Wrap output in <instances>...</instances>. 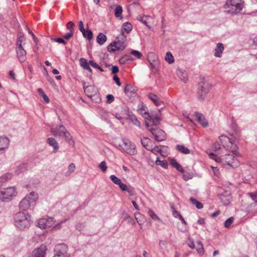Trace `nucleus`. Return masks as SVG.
<instances>
[{
  "instance_id": "nucleus-51",
  "label": "nucleus",
  "mask_w": 257,
  "mask_h": 257,
  "mask_svg": "<svg viewBox=\"0 0 257 257\" xmlns=\"http://www.w3.org/2000/svg\"><path fill=\"white\" fill-rule=\"evenodd\" d=\"M131 54L139 59L141 58V57H142V53L140 52L137 50H132L131 52Z\"/></svg>"
},
{
  "instance_id": "nucleus-63",
  "label": "nucleus",
  "mask_w": 257,
  "mask_h": 257,
  "mask_svg": "<svg viewBox=\"0 0 257 257\" xmlns=\"http://www.w3.org/2000/svg\"><path fill=\"white\" fill-rule=\"evenodd\" d=\"M159 246L161 249L166 247L167 242L165 240H160L159 243Z\"/></svg>"
},
{
  "instance_id": "nucleus-31",
  "label": "nucleus",
  "mask_w": 257,
  "mask_h": 257,
  "mask_svg": "<svg viewBox=\"0 0 257 257\" xmlns=\"http://www.w3.org/2000/svg\"><path fill=\"white\" fill-rule=\"evenodd\" d=\"M107 40L106 36L103 33H99L97 36V42L100 45H102Z\"/></svg>"
},
{
  "instance_id": "nucleus-52",
  "label": "nucleus",
  "mask_w": 257,
  "mask_h": 257,
  "mask_svg": "<svg viewBox=\"0 0 257 257\" xmlns=\"http://www.w3.org/2000/svg\"><path fill=\"white\" fill-rule=\"evenodd\" d=\"M122 217L123 218V220H127L128 222H131V220H132L133 222H132V224H135V221H133V219L130 217L128 214L126 213H123L122 214Z\"/></svg>"
},
{
  "instance_id": "nucleus-27",
  "label": "nucleus",
  "mask_w": 257,
  "mask_h": 257,
  "mask_svg": "<svg viewBox=\"0 0 257 257\" xmlns=\"http://www.w3.org/2000/svg\"><path fill=\"white\" fill-rule=\"evenodd\" d=\"M223 50V45L220 43H217L216 48L215 49L214 56L216 57H221Z\"/></svg>"
},
{
  "instance_id": "nucleus-61",
  "label": "nucleus",
  "mask_w": 257,
  "mask_h": 257,
  "mask_svg": "<svg viewBox=\"0 0 257 257\" xmlns=\"http://www.w3.org/2000/svg\"><path fill=\"white\" fill-rule=\"evenodd\" d=\"M53 40L56 42L63 44L64 45H65L66 44V41H64V39L61 38H55L53 39Z\"/></svg>"
},
{
  "instance_id": "nucleus-24",
  "label": "nucleus",
  "mask_w": 257,
  "mask_h": 257,
  "mask_svg": "<svg viewBox=\"0 0 257 257\" xmlns=\"http://www.w3.org/2000/svg\"><path fill=\"white\" fill-rule=\"evenodd\" d=\"M195 117L200 123L203 126H206L208 125V122L205 118L203 114L199 112H195Z\"/></svg>"
},
{
  "instance_id": "nucleus-38",
  "label": "nucleus",
  "mask_w": 257,
  "mask_h": 257,
  "mask_svg": "<svg viewBox=\"0 0 257 257\" xmlns=\"http://www.w3.org/2000/svg\"><path fill=\"white\" fill-rule=\"evenodd\" d=\"M148 214L149 216L154 220H157L158 221H160V218L158 216V215L153 211L152 209H149L148 210Z\"/></svg>"
},
{
  "instance_id": "nucleus-64",
  "label": "nucleus",
  "mask_w": 257,
  "mask_h": 257,
  "mask_svg": "<svg viewBox=\"0 0 257 257\" xmlns=\"http://www.w3.org/2000/svg\"><path fill=\"white\" fill-rule=\"evenodd\" d=\"M79 28L80 32L83 33L85 31L84 28V25L82 21H80L79 22Z\"/></svg>"
},
{
  "instance_id": "nucleus-32",
  "label": "nucleus",
  "mask_w": 257,
  "mask_h": 257,
  "mask_svg": "<svg viewBox=\"0 0 257 257\" xmlns=\"http://www.w3.org/2000/svg\"><path fill=\"white\" fill-rule=\"evenodd\" d=\"M176 149L180 152L184 154H189L190 151L183 145H178L176 146Z\"/></svg>"
},
{
  "instance_id": "nucleus-7",
  "label": "nucleus",
  "mask_w": 257,
  "mask_h": 257,
  "mask_svg": "<svg viewBox=\"0 0 257 257\" xmlns=\"http://www.w3.org/2000/svg\"><path fill=\"white\" fill-rule=\"evenodd\" d=\"M123 147L120 144H115L116 147H121L123 150L130 155H135L137 154V151L135 145L127 139L122 140Z\"/></svg>"
},
{
  "instance_id": "nucleus-50",
  "label": "nucleus",
  "mask_w": 257,
  "mask_h": 257,
  "mask_svg": "<svg viewBox=\"0 0 257 257\" xmlns=\"http://www.w3.org/2000/svg\"><path fill=\"white\" fill-rule=\"evenodd\" d=\"M234 220V217H230L229 218H228L227 220H226L224 222V226L226 228H228L230 227L231 224L232 223L233 221Z\"/></svg>"
},
{
  "instance_id": "nucleus-20",
  "label": "nucleus",
  "mask_w": 257,
  "mask_h": 257,
  "mask_svg": "<svg viewBox=\"0 0 257 257\" xmlns=\"http://www.w3.org/2000/svg\"><path fill=\"white\" fill-rule=\"evenodd\" d=\"M141 143L143 147L148 151L152 149V147H154L155 144L153 141L148 138H144L142 139Z\"/></svg>"
},
{
  "instance_id": "nucleus-28",
  "label": "nucleus",
  "mask_w": 257,
  "mask_h": 257,
  "mask_svg": "<svg viewBox=\"0 0 257 257\" xmlns=\"http://www.w3.org/2000/svg\"><path fill=\"white\" fill-rule=\"evenodd\" d=\"M177 74L180 79L184 82L188 80V75L186 71H182L181 69L177 70Z\"/></svg>"
},
{
  "instance_id": "nucleus-57",
  "label": "nucleus",
  "mask_w": 257,
  "mask_h": 257,
  "mask_svg": "<svg viewBox=\"0 0 257 257\" xmlns=\"http://www.w3.org/2000/svg\"><path fill=\"white\" fill-rule=\"evenodd\" d=\"M220 149V145L218 142H215L212 146V150L216 152Z\"/></svg>"
},
{
  "instance_id": "nucleus-36",
  "label": "nucleus",
  "mask_w": 257,
  "mask_h": 257,
  "mask_svg": "<svg viewBox=\"0 0 257 257\" xmlns=\"http://www.w3.org/2000/svg\"><path fill=\"white\" fill-rule=\"evenodd\" d=\"M82 34L83 37L87 38L88 40H91L93 38L92 32L90 29H87Z\"/></svg>"
},
{
  "instance_id": "nucleus-29",
  "label": "nucleus",
  "mask_w": 257,
  "mask_h": 257,
  "mask_svg": "<svg viewBox=\"0 0 257 257\" xmlns=\"http://www.w3.org/2000/svg\"><path fill=\"white\" fill-rule=\"evenodd\" d=\"M27 168V165L25 163H21L19 164L16 169V173L17 175H19L22 173L26 171Z\"/></svg>"
},
{
  "instance_id": "nucleus-45",
  "label": "nucleus",
  "mask_w": 257,
  "mask_h": 257,
  "mask_svg": "<svg viewBox=\"0 0 257 257\" xmlns=\"http://www.w3.org/2000/svg\"><path fill=\"white\" fill-rule=\"evenodd\" d=\"M132 60L133 59H131L128 55H125L119 59V62L120 64H124L126 62L130 61V60Z\"/></svg>"
},
{
  "instance_id": "nucleus-54",
  "label": "nucleus",
  "mask_w": 257,
  "mask_h": 257,
  "mask_svg": "<svg viewBox=\"0 0 257 257\" xmlns=\"http://www.w3.org/2000/svg\"><path fill=\"white\" fill-rule=\"evenodd\" d=\"M75 169V165L74 163H71L68 168V171L67 173H68L69 175L71 174L72 172H73Z\"/></svg>"
},
{
  "instance_id": "nucleus-22",
  "label": "nucleus",
  "mask_w": 257,
  "mask_h": 257,
  "mask_svg": "<svg viewBox=\"0 0 257 257\" xmlns=\"http://www.w3.org/2000/svg\"><path fill=\"white\" fill-rule=\"evenodd\" d=\"M67 250V246L64 243H60L57 244L54 248L55 253H66Z\"/></svg>"
},
{
  "instance_id": "nucleus-18",
  "label": "nucleus",
  "mask_w": 257,
  "mask_h": 257,
  "mask_svg": "<svg viewBox=\"0 0 257 257\" xmlns=\"http://www.w3.org/2000/svg\"><path fill=\"white\" fill-rule=\"evenodd\" d=\"M59 128H62L61 133L64 135L66 141L70 144L74 145V141L73 140L70 134L67 131L63 125H60Z\"/></svg>"
},
{
  "instance_id": "nucleus-33",
  "label": "nucleus",
  "mask_w": 257,
  "mask_h": 257,
  "mask_svg": "<svg viewBox=\"0 0 257 257\" xmlns=\"http://www.w3.org/2000/svg\"><path fill=\"white\" fill-rule=\"evenodd\" d=\"M122 8L120 6H117L115 9L114 11V15L116 18H118L120 19L122 18Z\"/></svg>"
},
{
  "instance_id": "nucleus-40",
  "label": "nucleus",
  "mask_w": 257,
  "mask_h": 257,
  "mask_svg": "<svg viewBox=\"0 0 257 257\" xmlns=\"http://www.w3.org/2000/svg\"><path fill=\"white\" fill-rule=\"evenodd\" d=\"M209 156L210 159H212L215 160L217 162L220 163V162H223V159L222 158V156L218 157L216 155H215L212 153H209Z\"/></svg>"
},
{
  "instance_id": "nucleus-26",
  "label": "nucleus",
  "mask_w": 257,
  "mask_h": 257,
  "mask_svg": "<svg viewBox=\"0 0 257 257\" xmlns=\"http://www.w3.org/2000/svg\"><path fill=\"white\" fill-rule=\"evenodd\" d=\"M132 25L128 22L124 23L121 26V32L124 34H128L132 30Z\"/></svg>"
},
{
  "instance_id": "nucleus-53",
  "label": "nucleus",
  "mask_w": 257,
  "mask_h": 257,
  "mask_svg": "<svg viewBox=\"0 0 257 257\" xmlns=\"http://www.w3.org/2000/svg\"><path fill=\"white\" fill-rule=\"evenodd\" d=\"M74 24L73 22L70 21L66 24V28L69 31V32H73Z\"/></svg>"
},
{
  "instance_id": "nucleus-47",
  "label": "nucleus",
  "mask_w": 257,
  "mask_h": 257,
  "mask_svg": "<svg viewBox=\"0 0 257 257\" xmlns=\"http://www.w3.org/2000/svg\"><path fill=\"white\" fill-rule=\"evenodd\" d=\"M98 168L101 170L102 172H105L107 169L106 162L103 161H102L99 165Z\"/></svg>"
},
{
  "instance_id": "nucleus-48",
  "label": "nucleus",
  "mask_w": 257,
  "mask_h": 257,
  "mask_svg": "<svg viewBox=\"0 0 257 257\" xmlns=\"http://www.w3.org/2000/svg\"><path fill=\"white\" fill-rule=\"evenodd\" d=\"M154 154L157 155L158 153L161 154L162 150L159 148V146H156L154 144V147H152V149L150 150Z\"/></svg>"
},
{
  "instance_id": "nucleus-11",
  "label": "nucleus",
  "mask_w": 257,
  "mask_h": 257,
  "mask_svg": "<svg viewBox=\"0 0 257 257\" xmlns=\"http://www.w3.org/2000/svg\"><path fill=\"white\" fill-rule=\"evenodd\" d=\"M148 130L152 133L156 141L162 142L166 139V134L162 130L156 127H151Z\"/></svg>"
},
{
  "instance_id": "nucleus-37",
  "label": "nucleus",
  "mask_w": 257,
  "mask_h": 257,
  "mask_svg": "<svg viewBox=\"0 0 257 257\" xmlns=\"http://www.w3.org/2000/svg\"><path fill=\"white\" fill-rule=\"evenodd\" d=\"M165 59L169 64H172L174 61V57L170 52L166 53Z\"/></svg>"
},
{
  "instance_id": "nucleus-62",
  "label": "nucleus",
  "mask_w": 257,
  "mask_h": 257,
  "mask_svg": "<svg viewBox=\"0 0 257 257\" xmlns=\"http://www.w3.org/2000/svg\"><path fill=\"white\" fill-rule=\"evenodd\" d=\"M25 40V38L24 36L19 37L18 38V40H17V41L16 46H18L19 44L23 45L22 44V42L23 41H24Z\"/></svg>"
},
{
  "instance_id": "nucleus-43",
  "label": "nucleus",
  "mask_w": 257,
  "mask_h": 257,
  "mask_svg": "<svg viewBox=\"0 0 257 257\" xmlns=\"http://www.w3.org/2000/svg\"><path fill=\"white\" fill-rule=\"evenodd\" d=\"M38 92L40 93L41 96L43 98L44 100L46 103H48L50 101L49 97L46 95L44 91L42 88H38L37 89Z\"/></svg>"
},
{
  "instance_id": "nucleus-56",
  "label": "nucleus",
  "mask_w": 257,
  "mask_h": 257,
  "mask_svg": "<svg viewBox=\"0 0 257 257\" xmlns=\"http://www.w3.org/2000/svg\"><path fill=\"white\" fill-rule=\"evenodd\" d=\"M106 98V102L109 104L112 102L114 100V97L113 96V95H112V94L107 95Z\"/></svg>"
},
{
  "instance_id": "nucleus-17",
  "label": "nucleus",
  "mask_w": 257,
  "mask_h": 257,
  "mask_svg": "<svg viewBox=\"0 0 257 257\" xmlns=\"http://www.w3.org/2000/svg\"><path fill=\"white\" fill-rule=\"evenodd\" d=\"M83 89L86 95L90 98L94 96L97 94V89L93 86H85V83H83Z\"/></svg>"
},
{
  "instance_id": "nucleus-1",
  "label": "nucleus",
  "mask_w": 257,
  "mask_h": 257,
  "mask_svg": "<svg viewBox=\"0 0 257 257\" xmlns=\"http://www.w3.org/2000/svg\"><path fill=\"white\" fill-rule=\"evenodd\" d=\"M15 225L20 230L29 228L32 220L31 215L24 212H19L14 216Z\"/></svg>"
},
{
  "instance_id": "nucleus-46",
  "label": "nucleus",
  "mask_w": 257,
  "mask_h": 257,
  "mask_svg": "<svg viewBox=\"0 0 257 257\" xmlns=\"http://www.w3.org/2000/svg\"><path fill=\"white\" fill-rule=\"evenodd\" d=\"M183 178L185 181H188L192 178L193 174L192 173L185 172L183 173Z\"/></svg>"
},
{
  "instance_id": "nucleus-2",
  "label": "nucleus",
  "mask_w": 257,
  "mask_h": 257,
  "mask_svg": "<svg viewBox=\"0 0 257 257\" xmlns=\"http://www.w3.org/2000/svg\"><path fill=\"white\" fill-rule=\"evenodd\" d=\"M212 87L211 84L204 77H200L198 82L197 97L199 100L202 101Z\"/></svg>"
},
{
  "instance_id": "nucleus-8",
  "label": "nucleus",
  "mask_w": 257,
  "mask_h": 257,
  "mask_svg": "<svg viewBox=\"0 0 257 257\" xmlns=\"http://www.w3.org/2000/svg\"><path fill=\"white\" fill-rule=\"evenodd\" d=\"M110 179L114 184L118 185L121 191H126L131 196L134 195V188L130 186H128L122 183L121 180L116 176L114 175H110Z\"/></svg>"
},
{
  "instance_id": "nucleus-5",
  "label": "nucleus",
  "mask_w": 257,
  "mask_h": 257,
  "mask_svg": "<svg viewBox=\"0 0 257 257\" xmlns=\"http://www.w3.org/2000/svg\"><path fill=\"white\" fill-rule=\"evenodd\" d=\"M222 145L226 150L230 151L236 156H238V153L236 151L237 145L234 143V141L225 136H221L219 137Z\"/></svg>"
},
{
  "instance_id": "nucleus-19",
  "label": "nucleus",
  "mask_w": 257,
  "mask_h": 257,
  "mask_svg": "<svg viewBox=\"0 0 257 257\" xmlns=\"http://www.w3.org/2000/svg\"><path fill=\"white\" fill-rule=\"evenodd\" d=\"M137 91L136 88L133 86L126 84L124 88V92L125 94L128 97H132L136 94Z\"/></svg>"
},
{
  "instance_id": "nucleus-3",
  "label": "nucleus",
  "mask_w": 257,
  "mask_h": 257,
  "mask_svg": "<svg viewBox=\"0 0 257 257\" xmlns=\"http://www.w3.org/2000/svg\"><path fill=\"white\" fill-rule=\"evenodd\" d=\"M243 3L242 0H229L224 5V8L228 9L226 11L227 14L233 15L239 13L242 10Z\"/></svg>"
},
{
  "instance_id": "nucleus-25",
  "label": "nucleus",
  "mask_w": 257,
  "mask_h": 257,
  "mask_svg": "<svg viewBox=\"0 0 257 257\" xmlns=\"http://www.w3.org/2000/svg\"><path fill=\"white\" fill-rule=\"evenodd\" d=\"M47 143L53 147L54 152H56L59 149V145L56 140L53 138H49L47 140Z\"/></svg>"
},
{
  "instance_id": "nucleus-13",
  "label": "nucleus",
  "mask_w": 257,
  "mask_h": 257,
  "mask_svg": "<svg viewBox=\"0 0 257 257\" xmlns=\"http://www.w3.org/2000/svg\"><path fill=\"white\" fill-rule=\"evenodd\" d=\"M47 250V246L42 244L39 247L35 249L30 253L28 257H45Z\"/></svg>"
},
{
  "instance_id": "nucleus-55",
  "label": "nucleus",
  "mask_w": 257,
  "mask_h": 257,
  "mask_svg": "<svg viewBox=\"0 0 257 257\" xmlns=\"http://www.w3.org/2000/svg\"><path fill=\"white\" fill-rule=\"evenodd\" d=\"M67 220V219H66L59 223H58L57 224H56L55 225H54L53 228H52V229L53 230H58L59 229L61 226H62V224L63 223L66 222V221Z\"/></svg>"
},
{
  "instance_id": "nucleus-59",
  "label": "nucleus",
  "mask_w": 257,
  "mask_h": 257,
  "mask_svg": "<svg viewBox=\"0 0 257 257\" xmlns=\"http://www.w3.org/2000/svg\"><path fill=\"white\" fill-rule=\"evenodd\" d=\"M74 32H69V33L65 34L63 36V38L66 40H69L71 38H72L73 36Z\"/></svg>"
},
{
  "instance_id": "nucleus-9",
  "label": "nucleus",
  "mask_w": 257,
  "mask_h": 257,
  "mask_svg": "<svg viewBox=\"0 0 257 257\" xmlns=\"http://www.w3.org/2000/svg\"><path fill=\"white\" fill-rule=\"evenodd\" d=\"M147 60L150 63L152 72L156 73L159 67V60L158 56L154 52H150L147 56Z\"/></svg>"
},
{
  "instance_id": "nucleus-49",
  "label": "nucleus",
  "mask_w": 257,
  "mask_h": 257,
  "mask_svg": "<svg viewBox=\"0 0 257 257\" xmlns=\"http://www.w3.org/2000/svg\"><path fill=\"white\" fill-rule=\"evenodd\" d=\"M79 61H80V66L83 69H84L85 67H86L89 65H90L89 64V62L88 63L87 60L85 58H80L79 60Z\"/></svg>"
},
{
  "instance_id": "nucleus-42",
  "label": "nucleus",
  "mask_w": 257,
  "mask_h": 257,
  "mask_svg": "<svg viewBox=\"0 0 257 257\" xmlns=\"http://www.w3.org/2000/svg\"><path fill=\"white\" fill-rule=\"evenodd\" d=\"M12 177L11 174H6L0 177V183H3L10 180Z\"/></svg>"
},
{
  "instance_id": "nucleus-41",
  "label": "nucleus",
  "mask_w": 257,
  "mask_h": 257,
  "mask_svg": "<svg viewBox=\"0 0 257 257\" xmlns=\"http://www.w3.org/2000/svg\"><path fill=\"white\" fill-rule=\"evenodd\" d=\"M140 111L144 117L148 116V115H149V114H150L147 110V107L143 104H141V107L140 109Z\"/></svg>"
},
{
  "instance_id": "nucleus-16",
  "label": "nucleus",
  "mask_w": 257,
  "mask_h": 257,
  "mask_svg": "<svg viewBox=\"0 0 257 257\" xmlns=\"http://www.w3.org/2000/svg\"><path fill=\"white\" fill-rule=\"evenodd\" d=\"M235 156L232 153V154H226L222 156L223 161H224L227 165L234 167L238 166V163L235 162Z\"/></svg>"
},
{
  "instance_id": "nucleus-23",
  "label": "nucleus",
  "mask_w": 257,
  "mask_h": 257,
  "mask_svg": "<svg viewBox=\"0 0 257 257\" xmlns=\"http://www.w3.org/2000/svg\"><path fill=\"white\" fill-rule=\"evenodd\" d=\"M10 143L9 140L5 137H0V151L8 148Z\"/></svg>"
},
{
  "instance_id": "nucleus-34",
  "label": "nucleus",
  "mask_w": 257,
  "mask_h": 257,
  "mask_svg": "<svg viewBox=\"0 0 257 257\" xmlns=\"http://www.w3.org/2000/svg\"><path fill=\"white\" fill-rule=\"evenodd\" d=\"M189 200L191 201V202L193 205H194L197 209H201L203 208V204L202 203H201L200 202H199L198 201H197L195 198H194L193 197H191Z\"/></svg>"
},
{
  "instance_id": "nucleus-14",
  "label": "nucleus",
  "mask_w": 257,
  "mask_h": 257,
  "mask_svg": "<svg viewBox=\"0 0 257 257\" xmlns=\"http://www.w3.org/2000/svg\"><path fill=\"white\" fill-rule=\"evenodd\" d=\"M126 46L125 44H121L120 41L115 40L107 46V50L109 52H114L117 50H123Z\"/></svg>"
},
{
  "instance_id": "nucleus-39",
  "label": "nucleus",
  "mask_w": 257,
  "mask_h": 257,
  "mask_svg": "<svg viewBox=\"0 0 257 257\" xmlns=\"http://www.w3.org/2000/svg\"><path fill=\"white\" fill-rule=\"evenodd\" d=\"M156 165H160L161 166H162V167H163L164 168H165V169L167 168L168 166V164L167 161H166V160L161 161L159 160V157H157V160L156 161Z\"/></svg>"
},
{
  "instance_id": "nucleus-30",
  "label": "nucleus",
  "mask_w": 257,
  "mask_h": 257,
  "mask_svg": "<svg viewBox=\"0 0 257 257\" xmlns=\"http://www.w3.org/2000/svg\"><path fill=\"white\" fill-rule=\"evenodd\" d=\"M170 164L174 168H175L178 171L181 173H184V170L181 166V165L176 161L175 159L170 160Z\"/></svg>"
},
{
  "instance_id": "nucleus-4",
  "label": "nucleus",
  "mask_w": 257,
  "mask_h": 257,
  "mask_svg": "<svg viewBox=\"0 0 257 257\" xmlns=\"http://www.w3.org/2000/svg\"><path fill=\"white\" fill-rule=\"evenodd\" d=\"M38 198L37 193L31 192L21 200L19 204V207L23 210H27L31 205L37 200Z\"/></svg>"
},
{
  "instance_id": "nucleus-58",
  "label": "nucleus",
  "mask_w": 257,
  "mask_h": 257,
  "mask_svg": "<svg viewBox=\"0 0 257 257\" xmlns=\"http://www.w3.org/2000/svg\"><path fill=\"white\" fill-rule=\"evenodd\" d=\"M171 208H172V210L173 215L174 216V217H175L176 218L178 217L179 218H180V216H182V215L180 213V212H179L177 211H176L174 207H171Z\"/></svg>"
},
{
  "instance_id": "nucleus-44",
  "label": "nucleus",
  "mask_w": 257,
  "mask_h": 257,
  "mask_svg": "<svg viewBox=\"0 0 257 257\" xmlns=\"http://www.w3.org/2000/svg\"><path fill=\"white\" fill-rule=\"evenodd\" d=\"M116 41H120L121 44H125L126 41V36L124 34L121 32V33L116 37Z\"/></svg>"
},
{
  "instance_id": "nucleus-6",
  "label": "nucleus",
  "mask_w": 257,
  "mask_h": 257,
  "mask_svg": "<svg viewBox=\"0 0 257 257\" xmlns=\"http://www.w3.org/2000/svg\"><path fill=\"white\" fill-rule=\"evenodd\" d=\"M16 193L14 187H11L3 189L0 191V200L3 202H9L16 195Z\"/></svg>"
},
{
  "instance_id": "nucleus-12",
  "label": "nucleus",
  "mask_w": 257,
  "mask_h": 257,
  "mask_svg": "<svg viewBox=\"0 0 257 257\" xmlns=\"http://www.w3.org/2000/svg\"><path fill=\"white\" fill-rule=\"evenodd\" d=\"M144 118L147 119V120L145 121V124L148 129L151 126H155V127H156L160 123L159 117L151 113L148 116H144Z\"/></svg>"
},
{
  "instance_id": "nucleus-60",
  "label": "nucleus",
  "mask_w": 257,
  "mask_h": 257,
  "mask_svg": "<svg viewBox=\"0 0 257 257\" xmlns=\"http://www.w3.org/2000/svg\"><path fill=\"white\" fill-rule=\"evenodd\" d=\"M248 195L255 202H257V191L253 193H249Z\"/></svg>"
},
{
  "instance_id": "nucleus-35",
  "label": "nucleus",
  "mask_w": 257,
  "mask_h": 257,
  "mask_svg": "<svg viewBox=\"0 0 257 257\" xmlns=\"http://www.w3.org/2000/svg\"><path fill=\"white\" fill-rule=\"evenodd\" d=\"M135 218L140 225H141L144 223L145 217L143 215H142L140 213L136 214Z\"/></svg>"
},
{
  "instance_id": "nucleus-10",
  "label": "nucleus",
  "mask_w": 257,
  "mask_h": 257,
  "mask_svg": "<svg viewBox=\"0 0 257 257\" xmlns=\"http://www.w3.org/2000/svg\"><path fill=\"white\" fill-rule=\"evenodd\" d=\"M55 222V219L54 218L47 216L38 219L37 226L41 229H46L52 226Z\"/></svg>"
},
{
  "instance_id": "nucleus-15",
  "label": "nucleus",
  "mask_w": 257,
  "mask_h": 257,
  "mask_svg": "<svg viewBox=\"0 0 257 257\" xmlns=\"http://www.w3.org/2000/svg\"><path fill=\"white\" fill-rule=\"evenodd\" d=\"M16 51L17 53V56L20 62H24L26 60L27 52L24 49L23 45L19 44V46H16Z\"/></svg>"
},
{
  "instance_id": "nucleus-21",
  "label": "nucleus",
  "mask_w": 257,
  "mask_h": 257,
  "mask_svg": "<svg viewBox=\"0 0 257 257\" xmlns=\"http://www.w3.org/2000/svg\"><path fill=\"white\" fill-rule=\"evenodd\" d=\"M148 96L156 106H161L163 104V101L156 94L149 93L148 94Z\"/></svg>"
}]
</instances>
